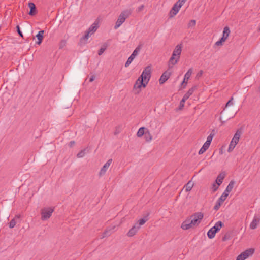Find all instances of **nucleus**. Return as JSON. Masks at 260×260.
I'll return each mask as SVG.
<instances>
[{"label":"nucleus","instance_id":"nucleus-1","mask_svg":"<svg viewBox=\"0 0 260 260\" xmlns=\"http://www.w3.org/2000/svg\"><path fill=\"white\" fill-rule=\"evenodd\" d=\"M146 80V67H145L141 76L136 80L133 88V91L135 94H138L141 92L142 88H145L146 87V84L144 81Z\"/></svg>","mask_w":260,"mask_h":260},{"label":"nucleus","instance_id":"nucleus-2","mask_svg":"<svg viewBox=\"0 0 260 260\" xmlns=\"http://www.w3.org/2000/svg\"><path fill=\"white\" fill-rule=\"evenodd\" d=\"M182 44H178L173 50L172 55L169 61V68H172L174 65L176 64L180 56L182 51Z\"/></svg>","mask_w":260,"mask_h":260},{"label":"nucleus","instance_id":"nucleus-3","mask_svg":"<svg viewBox=\"0 0 260 260\" xmlns=\"http://www.w3.org/2000/svg\"><path fill=\"white\" fill-rule=\"evenodd\" d=\"M146 222V216L139 219L128 232L127 235L128 237H133L139 230L141 225H144Z\"/></svg>","mask_w":260,"mask_h":260},{"label":"nucleus","instance_id":"nucleus-4","mask_svg":"<svg viewBox=\"0 0 260 260\" xmlns=\"http://www.w3.org/2000/svg\"><path fill=\"white\" fill-rule=\"evenodd\" d=\"M98 28V24H96L94 22L92 25L90 26L88 29L86 31L85 34L83 36L80 40V43L81 44H85L86 43V41L89 38V36L93 34L94 32L96 31Z\"/></svg>","mask_w":260,"mask_h":260},{"label":"nucleus","instance_id":"nucleus-5","mask_svg":"<svg viewBox=\"0 0 260 260\" xmlns=\"http://www.w3.org/2000/svg\"><path fill=\"white\" fill-rule=\"evenodd\" d=\"M131 12L129 10H125L121 12L118 16L114 28L117 29L125 21V19L131 15Z\"/></svg>","mask_w":260,"mask_h":260},{"label":"nucleus","instance_id":"nucleus-6","mask_svg":"<svg viewBox=\"0 0 260 260\" xmlns=\"http://www.w3.org/2000/svg\"><path fill=\"white\" fill-rule=\"evenodd\" d=\"M223 225L221 221L217 222L207 232V236L209 239L213 238L217 232H218Z\"/></svg>","mask_w":260,"mask_h":260},{"label":"nucleus","instance_id":"nucleus-7","mask_svg":"<svg viewBox=\"0 0 260 260\" xmlns=\"http://www.w3.org/2000/svg\"><path fill=\"white\" fill-rule=\"evenodd\" d=\"M54 211V208L45 207L41 210V220L43 221L48 220L51 216Z\"/></svg>","mask_w":260,"mask_h":260},{"label":"nucleus","instance_id":"nucleus-8","mask_svg":"<svg viewBox=\"0 0 260 260\" xmlns=\"http://www.w3.org/2000/svg\"><path fill=\"white\" fill-rule=\"evenodd\" d=\"M204 214L202 212H196L192 214L190 216V219H191V223L194 226L196 225H198L200 223L201 220L203 218Z\"/></svg>","mask_w":260,"mask_h":260},{"label":"nucleus","instance_id":"nucleus-9","mask_svg":"<svg viewBox=\"0 0 260 260\" xmlns=\"http://www.w3.org/2000/svg\"><path fill=\"white\" fill-rule=\"evenodd\" d=\"M254 250L253 248H249L242 252L236 258V260H245L248 257L252 256L254 253Z\"/></svg>","mask_w":260,"mask_h":260},{"label":"nucleus","instance_id":"nucleus-10","mask_svg":"<svg viewBox=\"0 0 260 260\" xmlns=\"http://www.w3.org/2000/svg\"><path fill=\"white\" fill-rule=\"evenodd\" d=\"M141 49V45H139L133 51L132 54L131 55V56L128 58L127 60L125 63V67H128L129 64L131 63V62L133 61V60L134 59L135 57L137 55L138 52L140 51Z\"/></svg>","mask_w":260,"mask_h":260},{"label":"nucleus","instance_id":"nucleus-11","mask_svg":"<svg viewBox=\"0 0 260 260\" xmlns=\"http://www.w3.org/2000/svg\"><path fill=\"white\" fill-rule=\"evenodd\" d=\"M181 5L178 4L177 3H176L174 6H173L172 8L171 9L170 12V17H173L175 16L177 13L179 12L180 9L181 7Z\"/></svg>","mask_w":260,"mask_h":260},{"label":"nucleus","instance_id":"nucleus-12","mask_svg":"<svg viewBox=\"0 0 260 260\" xmlns=\"http://www.w3.org/2000/svg\"><path fill=\"white\" fill-rule=\"evenodd\" d=\"M192 73V69H189L187 71V72L186 73V74H185L183 81L181 83L183 88H185L186 87L188 80L189 79V78L190 77Z\"/></svg>","mask_w":260,"mask_h":260},{"label":"nucleus","instance_id":"nucleus-13","mask_svg":"<svg viewBox=\"0 0 260 260\" xmlns=\"http://www.w3.org/2000/svg\"><path fill=\"white\" fill-rule=\"evenodd\" d=\"M112 162V159H109L103 166V167L101 168L100 172H99V175L100 176L103 175L105 174L106 172L107 171L108 168L109 167L110 165Z\"/></svg>","mask_w":260,"mask_h":260},{"label":"nucleus","instance_id":"nucleus-14","mask_svg":"<svg viewBox=\"0 0 260 260\" xmlns=\"http://www.w3.org/2000/svg\"><path fill=\"white\" fill-rule=\"evenodd\" d=\"M171 72L167 71H165L161 76L159 79V83L160 84H164L170 77L171 76Z\"/></svg>","mask_w":260,"mask_h":260},{"label":"nucleus","instance_id":"nucleus-15","mask_svg":"<svg viewBox=\"0 0 260 260\" xmlns=\"http://www.w3.org/2000/svg\"><path fill=\"white\" fill-rule=\"evenodd\" d=\"M194 226L193 224L191 223V221L190 219H187L184 221H183L181 224V228L183 230H188L191 227Z\"/></svg>","mask_w":260,"mask_h":260},{"label":"nucleus","instance_id":"nucleus-16","mask_svg":"<svg viewBox=\"0 0 260 260\" xmlns=\"http://www.w3.org/2000/svg\"><path fill=\"white\" fill-rule=\"evenodd\" d=\"M242 131L241 129H237L236 131L233 138L232 139V141L236 144H238V143L239 141L240 137L241 135H242Z\"/></svg>","mask_w":260,"mask_h":260},{"label":"nucleus","instance_id":"nucleus-17","mask_svg":"<svg viewBox=\"0 0 260 260\" xmlns=\"http://www.w3.org/2000/svg\"><path fill=\"white\" fill-rule=\"evenodd\" d=\"M28 7L30 8V11L28 13L29 15L34 16L37 13V9L34 3L30 2L28 3Z\"/></svg>","mask_w":260,"mask_h":260},{"label":"nucleus","instance_id":"nucleus-18","mask_svg":"<svg viewBox=\"0 0 260 260\" xmlns=\"http://www.w3.org/2000/svg\"><path fill=\"white\" fill-rule=\"evenodd\" d=\"M197 86H193L192 87L190 88L188 91L183 96L182 98L187 100L190 95H191L194 91L197 89Z\"/></svg>","mask_w":260,"mask_h":260},{"label":"nucleus","instance_id":"nucleus-19","mask_svg":"<svg viewBox=\"0 0 260 260\" xmlns=\"http://www.w3.org/2000/svg\"><path fill=\"white\" fill-rule=\"evenodd\" d=\"M44 34V30H40L36 35V37L38 39V41L36 42V44L40 45L42 43L43 38H44V37H43Z\"/></svg>","mask_w":260,"mask_h":260},{"label":"nucleus","instance_id":"nucleus-20","mask_svg":"<svg viewBox=\"0 0 260 260\" xmlns=\"http://www.w3.org/2000/svg\"><path fill=\"white\" fill-rule=\"evenodd\" d=\"M259 220L260 219L258 218L255 216L250 224V228L252 230L255 229Z\"/></svg>","mask_w":260,"mask_h":260},{"label":"nucleus","instance_id":"nucleus-21","mask_svg":"<svg viewBox=\"0 0 260 260\" xmlns=\"http://www.w3.org/2000/svg\"><path fill=\"white\" fill-rule=\"evenodd\" d=\"M230 33V28L228 26H225L223 29V35L221 38L222 41H225L228 38Z\"/></svg>","mask_w":260,"mask_h":260},{"label":"nucleus","instance_id":"nucleus-22","mask_svg":"<svg viewBox=\"0 0 260 260\" xmlns=\"http://www.w3.org/2000/svg\"><path fill=\"white\" fill-rule=\"evenodd\" d=\"M225 174L222 173L219 174L218 175L215 182H216L218 185H220L222 183Z\"/></svg>","mask_w":260,"mask_h":260},{"label":"nucleus","instance_id":"nucleus-23","mask_svg":"<svg viewBox=\"0 0 260 260\" xmlns=\"http://www.w3.org/2000/svg\"><path fill=\"white\" fill-rule=\"evenodd\" d=\"M235 184V182L234 180L231 181L224 192L228 193V194H229V193L233 189Z\"/></svg>","mask_w":260,"mask_h":260},{"label":"nucleus","instance_id":"nucleus-24","mask_svg":"<svg viewBox=\"0 0 260 260\" xmlns=\"http://www.w3.org/2000/svg\"><path fill=\"white\" fill-rule=\"evenodd\" d=\"M116 228L115 226H113L112 227H109L108 229H107L105 231V232L103 233V235L102 238H104L106 236H108L111 234V232H110L111 230H114V229Z\"/></svg>","mask_w":260,"mask_h":260},{"label":"nucleus","instance_id":"nucleus-25","mask_svg":"<svg viewBox=\"0 0 260 260\" xmlns=\"http://www.w3.org/2000/svg\"><path fill=\"white\" fill-rule=\"evenodd\" d=\"M228 195V193L224 192L217 201L222 203L226 199Z\"/></svg>","mask_w":260,"mask_h":260},{"label":"nucleus","instance_id":"nucleus-26","mask_svg":"<svg viewBox=\"0 0 260 260\" xmlns=\"http://www.w3.org/2000/svg\"><path fill=\"white\" fill-rule=\"evenodd\" d=\"M107 47V44L105 43L103 45V46L98 51V55H101L103 52L105 51Z\"/></svg>","mask_w":260,"mask_h":260},{"label":"nucleus","instance_id":"nucleus-27","mask_svg":"<svg viewBox=\"0 0 260 260\" xmlns=\"http://www.w3.org/2000/svg\"><path fill=\"white\" fill-rule=\"evenodd\" d=\"M145 129L144 127L140 128L137 133V136L139 137L142 136L145 134Z\"/></svg>","mask_w":260,"mask_h":260},{"label":"nucleus","instance_id":"nucleus-28","mask_svg":"<svg viewBox=\"0 0 260 260\" xmlns=\"http://www.w3.org/2000/svg\"><path fill=\"white\" fill-rule=\"evenodd\" d=\"M237 144H236L231 141V143L229 145V148H228V152H231L234 149V148L235 147V146Z\"/></svg>","mask_w":260,"mask_h":260},{"label":"nucleus","instance_id":"nucleus-29","mask_svg":"<svg viewBox=\"0 0 260 260\" xmlns=\"http://www.w3.org/2000/svg\"><path fill=\"white\" fill-rule=\"evenodd\" d=\"M86 149H84L83 150H81L80 152H78V153L77 155V157L78 158H81L84 156L86 152Z\"/></svg>","mask_w":260,"mask_h":260},{"label":"nucleus","instance_id":"nucleus-30","mask_svg":"<svg viewBox=\"0 0 260 260\" xmlns=\"http://www.w3.org/2000/svg\"><path fill=\"white\" fill-rule=\"evenodd\" d=\"M186 100L182 98V99L181 100L180 102L179 106L178 107V109L179 110H181L183 109V108L184 107V103L185 102Z\"/></svg>","mask_w":260,"mask_h":260},{"label":"nucleus","instance_id":"nucleus-31","mask_svg":"<svg viewBox=\"0 0 260 260\" xmlns=\"http://www.w3.org/2000/svg\"><path fill=\"white\" fill-rule=\"evenodd\" d=\"M66 41L64 40H61L59 43V49H62L66 45Z\"/></svg>","mask_w":260,"mask_h":260},{"label":"nucleus","instance_id":"nucleus-32","mask_svg":"<svg viewBox=\"0 0 260 260\" xmlns=\"http://www.w3.org/2000/svg\"><path fill=\"white\" fill-rule=\"evenodd\" d=\"M16 225V221L15 219H13L11 220V221L9 222V228L12 229Z\"/></svg>","mask_w":260,"mask_h":260},{"label":"nucleus","instance_id":"nucleus-33","mask_svg":"<svg viewBox=\"0 0 260 260\" xmlns=\"http://www.w3.org/2000/svg\"><path fill=\"white\" fill-rule=\"evenodd\" d=\"M221 204L222 203H220L219 201H217L216 204L214 207V209L216 211L218 210L219 209Z\"/></svg>","mask_w":260,"mask_h":260},{"label":"nucleus","instance_id":"nucleus-34","mask_svg":"<svg viewBox=\"0 0 260 260\" xmlns=\"http://www.w3.org/2000/svg\"><path fill=\"white\" fill-rule=\"evenodd\" d=\"M214 135V133H211L207 138V141H208V142L211 143L212 140L213 139V136Z\"/></svg>","mask_w":260,"mask_h":260},{"label":"nucleus","instance_id":"nucleus-35","mask_svg":"<svg viewBox=\"0 0 260 260\" xmlns=\"http://www.w3.org/2000/svg\"><path fill=\"white\" fill-rule=\"evenodd\" d=\"M219 186V185H218V184L216 183V182L213 183L212 187L213 191L214 192L216 191L218 189Z\"/></svg>","mask_w":260,"mask_h":260},{"label":"nucleus","instance_id":"nucleus-36","mask_svg":"<svg viewBox=\"0 0 260 260\" xmlns=\"http://www.w3.org/2000/svg\"><path fill=\"white\" fill-rule=\"evenodd\" d=\"M192 188V185L189 182H188L186 186V190L187 191L191 190Z\"/></svg>","mask_w":260,"mask_h":260},{"label":"nucleus","instance_id":"nucleus-37","mask_svg":"<svg viewBox=\"0 0 260 260\" xmlns=\"http://www.w3.org/2000/svg\"><path fill=\"white\" fill-rule=\"evenodd\" d=\"M210 144L211 143L208 142V141H206V142L204 144L202 147H204L205 149H206V150H207L209 147Z\"/></svg>","mask_w":260,"mask_h":260},{"label":"nucleus","instance_id":"nucleus-38","mask_svg":"<svg viewBox=\"0 0 260 260\" xmlns=\"http://www.w3.org/2000/svg\"><path fill=\"white\" fill-rule=\"evenodd\" d=\"M16 29H17V31L18 32V34H19V35L20 37H23L22 33L21 31L20 30V27L19 25H17L16 26Z\"/></svg>","mask_w":260,"mask_h":260},{"label":"nucleus","instance_id":"nucleus-39","mask_svg":"<svg viewBox=\"0 0 260 260\" xmlns=\"http://www.w3.org/2000/svg\"><path fill=\"white\" fill-rule=\"evenodd\" d=\"M206 149H205L204 147H202L200 149L199 151V155H201V154H202L203 153H204L206 151Z\"/></svg>","mask_w":260,"mask_h":260},{"label":"nucleus","instance_id":"nucleus-40","mask_svg":"<svg viewBox=\"0 0 260 260\" xmlns=\"http://www.w3.org/2000/svg\"><path fill=\"white\" fill-rule=\"evenodd\" d=\"M144 7H145V5H141L140 6H139V7L137 8V10H136V11H137V12H141V11H142V10L144 9Z\"/></svg>","mask_w":260,"mask_h":260},{"label":"nucleus","instance_id":"nucleus-41","mask_svg":"<svg viewBox=\"0 0 260 260\" xmlns=\"http://www.w3.org/2000/svg\"><path fill=\"white\" fill-rule=\"evenodd\" d=\"M233 98L232 97L230 100L228 101L226 104V107L231 106L233 104V103L232 102Z\"/></svg>","mask_w":260,"mask_h":260},{"label":"nucleus","instance_id":"nucleus-42","mask_svg":"<svg viewBox=\"0 0 260 260\" xmlns=\"http://www.w3.org/2000/svg\"><path fill=\"white\" fill-rule=\"evenodd\" d=\"M225 41H222V39L221 38L219 40L217 41L215 43V44L217 46H219L222 45V42H224Z\"/></svg>","mask_w":260,"mask_h":260},{"label":"nucleus","instance_id":"nucleus-43","mask_svg":"<svg viewBox=\"0 0 260 260\" xmlns=\"http://www.w3.org/2000/svg\"><path fill=\"white\" fill-rule=\"evenodd\" d=\"M148 68H149V67L147 66V69H148ZM147 83H148V82H149V79H150V78L151 77L150 71H148V70H147Z\"/></svg>","mask_w":260,"mask_h":260},{"label":"nucleus","instance_id":"nucleus-44","mask_svg":"<svg viewBox=\"0 0 260 260\" xmlns=\"http://www.w3.org/2000/svg\"><path fill=\"white\" fill-rule=\"evenodd\" d=\"M186 0H178L176 3H177L181 5V6L185 3Z\"/></svg>","mask_w":260,"mask_h":260},{"label":"nucleus","instance_id":"nucleus-45","mask_svg":"<svg viewBox=\"0 0 260 260\" xmlns=\"http://www.w3.org/2000/svg\"><path fill=\"white\" fill-rule=\"evenodd\" d=\"M152 140V136L150 135L149 131L147 130V141H151Z\"/></svg>","mask_w":260,"mask_h":260},{"label":"nucleus","instance_id":"nucleus-46","mask_svg":"<svg viewBox=\"0 0 260 260\" xmlns=\"http://www.w3.org/2000/svg\"><path fill=\"white\" fill-rule=\"evenodd\" d=\"M196 24V21L194 20H191L189 22V26H194Z\"/></svg>","mask_w":260,"mask_h":260},{"label":"nucleus","instance_id":"nucleus-47","mask_svg":"<svg viewBox=\"0 0 260 260\" xmlns=\"http://www.w3.org/2000/svg\"><path fill=\"white\" fill-rule=\"evenodd\" d=\"M95 79V76H91L89 79V82H93Z\"/></svg>","mask_w":260,"mask_h":260},{"label":"nucleus","instance_id":"nucleus-48","mask_svg":"<svg viewBox=\"0 0 260 260\" xmlns=\"http://www.w3.org/2000/svg\"><path fill=\"white\" fill-rule=\"evenodd\" d=\"M75 141H71L69 144V146L70 147H72L74 144H75Z\"/></svg>","mask_w":260,"mask_h":260},{"label":"nucleus","instance_id":"nucleus-49","mask_svg":"<svg viewBox=\"0 0 260 260\" xmlns=\"http://www.w3.org/2000/svg\"><path fill=\"white\" fill-rule=\"evenodd\" d=\"M203 74V71L201 70L197 74V76L199 77H201Z\"/></svg>","mask_w":260,"mask_h":260},{"label":"nucleus","instance_id":"nucleus-50","mask_svg":"<svg viewBox=\"0 0 260 260\" xmlns=\"http://www.w3.org/2000/svg\"><path fill=\"white\" fill-rule=\"evenodd\" d=\"M223 241L226 240V237H225V236H224V237L223 238Z\"/></svg>","mask_w":260,"mask_h":260},{"label":"nucleus","instance_id":"nucleus-51","mask_svg":"<svg viewBox=\"0 0 260 260\" xmlns=\"http://www.w3.org/2000/svg\"><path fill=\"white\" fill-rule=\"evenodd\" d=\"M258 30L260 31V23H259V25L258 26Z\"/></svg>","mask_w":260,"mask_h":260}]
</instances>
